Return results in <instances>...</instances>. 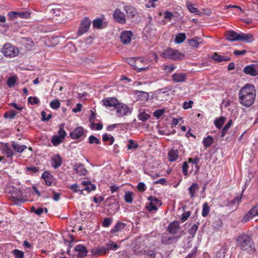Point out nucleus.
Segmentation results:
<instances>
[{
    "instance_id": "obj_59",
    "label": "nucleus",
    "mask_w": 258,
    "mask_h": 258,
    "mask_svg": "<svg viewBox=\"0 0 258 258\" xmlns=\"http://www.w3.org/2000/svg\"><path fill=\"white\" fill-rule=\"evenodd\" d=\"M95 127L96 130H100L102 128L103 125L100 123L96 124L94 122H92L91 124V128L94 129Z\"/></svg>"
},
{
    "instance_id": "obj_19",
    "label": "nucleus",
    "mask_w": 258,
    "mask_h": 258,
    "mask_svg": "<svg viewBox=\"0 0 258 258\" xmlns=\"http://www.w3.org/2000/svg\"><path fill=\"white\" fill-rule=\"evenodd\" d=\"M41 178H43L47 185L50 186L52 185L54 180V177L48 171L44 172L42 175Z\"/></svg>"
},
{
    "instance_id": "obj_31",
    "label": "nucleus",
    "mask_w": 258,
    "mask_h": 258,
    "mask_svg": "<svg viewBox=\"0 0 258 258\" xmlns=\"http://www.w3.org/2000/svg\"><path fill=\"white\" fill-rule=\"evenodd\" d=\"M198 185L196 183H192L191 185L188 188L189 194L191 198L196 197V194L198 191Z\"/></svg>"
},
{
    "instance_id": "obj_12",
    "label": "nucleus",
    "mask_w": 258,
    "mask_h": 258,
    "mask_svg": "<svg viewBox=\"0 0 258 258\" xmlns=\"http://www.w3.org/2000/svg\"><path fill=\"white\" fill-rule=\"evenodd\" d=\"M85 131L82 126L76 127L70 134V136L73 139H79L84 135Z\"/></svg>"
},
{
    "instance_id": "obj_62",
    "label": "nucleus",
    "mask_w": 258,
    "mask_h": 258,
    "mask_svg": "<svg viewBox=\"0 0 258 258\" xmlns=\"http://www.w3.org/2000/svg\"><path fill=\"white\" fill-rule=\"evenodd\" d=\"M147 209L150 212L155 211H156L157 210V207L154 204H153L152 203L150 202L149 204L147 206Z\"/></svg>"
},
{
    "instance_id": "obj_22",
    "label": "nucleus",
    "mask_w": 258,
    "mask_h": 258,
    "mask_svg": "<svg viewBox=\"0 0 258 258\" xmlns=\"http://www.w3.org/2000/svg\"><path fill=\"white\" fill-rule=\"evenodd\" d=\"M179 228V223L177 221H174L169 224L168 226V231L171 234H175L177 233Z\"/></svg>"
},
{
    "instance_id": "obj_2",
    "label": "nucleus",
    "mask_w": 258,
    "mask_h": 258,
    "mask_svg": "<svg viewBox=\"0 0 258 258\" xmlns=\"http://www.w3.org/2000/svg\"><path fill=\"white\" fill-rule=\"evenodd\" d=\"M237 246L244 251L251 252L254 249L253 242L251 237L246 234H242L237 238Z\"/></svg>"
},
{
    "instance_id": "obj_35",
    "label": "nucleus",
    "mask_w": 258,
    "mask_h": 258,
    "mask_svg": "<svg viewBox=\"0 0 258 258\" xmlns=\"http://www.w3.org/2000/svg\"><path fill=\"white\" fill-rule=\"evenodd\" d=\"M125 226V224L121 223V222H118L113 227V228L111 229V232L113 233H115L116 232L119 231L121 230H122Z\"/></svg>"
},
{
    "instance_id": "obj_7",
    "label": "nucleus",
    "mask_w": 258,
    "mask_h": 258,
    "mask_svg": "<svg viewBox=\"0 0 258 258\" xmlns=\"http://www.w3.org/2000/svg\"><path fill=\"white\" fill-rule=\"evenodd\" d=\"M244 74L251 76L258 75V66L256 64H251L245 66L243 69Z\"/></svg>"
},
{
    "instance_id": "obj_15",
    "label": "nucleus",
    "mask_w": 258,
    "mask_h": 258,
    "mask_svg": "<svg viewBox=\"0 0 258 258\" xmlns=\"http://www.w3.org/2000/svg\"><path fill=\"white\" fill-rule=\"evenodd\" d=\"M137 59H140L139 68H136V70L138 72H141L143 71L146 70L148 68L149 60L143 57H137Z\"/></svg>"
},
{
    "instance_id": "obj_14",
    "label": "nucleus",
    "mask_w": 258,
    "mask_h": 258,
    "mask_svg": "<svg viewBox=\"0 0 258 258\" xmlns=\"http://www.w3.org/2000/svg\"><path fill=\"white\" fill-rule=\"evenodd\" d=\"M171 78L174 83H182L186 80L187 76L184 73H175L172 75Z\"/></svg>"
},
{
    "instance_id": "obj_29",
    "label": "nucleus",
    "mask_w": 258,
    "mask_h": 258,
    "mask_svg": "<svg viewBox=\"0 0 258 258\" xmlns=\"http://www.w3.org/2000/svg\"><path fill=\"white\" fill-rule=\"evenodd\" d=\"M12 147L16 152L20 153H22L27 148L26 145H21L15 142H12Z\"/></svg>"
},
{
    "instance_id": "obj_25",
    "label": "nucleus",
    "mask_w": 258,
    "mask_h": 258,
    "mask_svg": "<svg viewBox=\"0 0 258 258\" xmlns=\"http://www.w3.org/2000/svg\"><path fill=\"white\" fill-rule=\"evenodd\" d=\"M168 156L170 162L176 161L178 157V150L172 148L169 151Z\"/></svg>"
},
{
    "instance_id": "obj_38",
    "label": "nucleus",
    "mask_w": 258,
    "mask_h": 258,
    "mask_svg": "<svg viewBox=\"0 0 258 258\" xmlns=\"http://www.w3.org/2000/svg\"><path fill=\"white\" fill-rule=\"evenodd\" d=\"M134 193L131 191H126L124 195V200L127 203H132L133 202V197Z\"/></svg>"
},
{
    "instance_id": "obj_37",
    "label": "nucleus",
    "mask_w": 258,
    "mask_h": 258,
    "mask_svg": "<svg viewBox=\"0 0 258 258\" xmlns=\"http://www.w3.org/2000/svg\"><path fill=\"white\" fill-rule=\"evenodd\" d=\"M232 124V121L231 119L229 120L228 122L226 123V124L225 125V126L222 129V132H221V137L223 138L226 134L227 133L228 130L230 128V127L231 126Z\"/></svg>"
},
{
    "instance_id": "obj_1",
    "label": "nucleus",
    "mask_w": 258,
    "mask_h": 258,
    "mask_svg": "<svg viewBox=\"0 0 258 258\" xmlns=\"http://www.w3.org/2000/svg\"><path fill=\"white\" fill-rule=\"evenodd\" d=\"M255 96L254 86L250 84H246L241 88L239 92V102L242 105L249 107L253 103Z\"/></svg>"
},
{
    "instance_id": "obj_36",
    "label": "nucleus",
    "mask_w": 258,
    "mask_h": 258,
    "mask_svg": "<svg viewBox=\"0 0 258 258\" xmlns=\"http://www.w3.org/2000/svg\"><path fill=\"white\" fill-rule=\"evenodd\" d=\"M213 142V139L210 136H208L207 138H205L203 141V145L206 148L210 147L212 144Z\"/></svg>"
},
{
    "instance_id": "obj_34",
    "label": "nucleus",
    "mask_w": 258,
    "mask_h": 258,
    "mask_svg": "<svg viewBox=\"0 0 258 258\" xmlns=\"http://www.w3.org/2000/svg\"><path fill=\"white\" fill-rule=\"evenodd\" d=\"M186 39L185 34L183 33H180L176 35L175 38V42L179 44L183 42Z\"/></svg>"
},
{
    "instance_id": "obj_49",
    "label": "nucleus",
    "mask_w": 258,
    "mask_h": 258,
    "mask_svg": "<svg viewBox=\"0 0 258 258\" xmlns=\"http://www.w3.org/2000/svg\"><path fill=\"white\" fill-rule=\"evenodd\" d=\"M145 31L150 33V36H154L156 32V30L154 28H151V25L147 26L145 28Z\"/></svg>"
},
{
    "instance_id": "obj_39",
    "label": "nucleus",
    "mask_w": 258,
    "mask_h": 258,
    "mask_svg": "<svg viewBox=\"0 0 258 258\" xmlns=\"http://www.w3.org/2000/svg\"><path fill=\"white\" fill-rule=\"evenodd\" d=\"M63 139L62 138L59 137L58 136H54L51 139V143L54 146H57L59 145L62 141Z\"/></svg>"
},
{
    "instance_id": "obj_46",
    "label": "nucleus",
    "mask_w": 258,
    "mask_h": 258,
    "mask_svg": "<svg viewBox=\"0 0 258 258\" xmlns=\"http://www.w3.org/2000/svg\"><path fill=\"white\" fill-rule=\"evenodd\" d=\"M16 114L17 113L15 111L11 110L9 112H6L5 113L4 117L6 118L12 119L16 115Z\"/></svg>"
},
{
    "instance_id": "obj_21",
    "label": "nucleus",
    "mask_w": 258,
    "mask_h": 258,
    "mask_svg": "<svg viewBox=\"0 0 258 258\" xmlns=\"http://www.w3.org/2000/svg\"><path fill=\"white\" fill-rule=\"evenodd\" d=\"M238 41L244 42H251L253 41V35L250 33H239Z\"/></svg>"
},
{
    "instance_id": "obj_10",
    "label": "nucleus",
    "mask_w": 258,
    "mask_h": 258,
    "mask_svg": "<svg viewBox=\"0 0 258 258\" xmlns=\"http://www.w3.org/2000/svg\"><path fill=\"white\" fill-rule=\"evenodd\" d=\"M255 216H258V204L253 207L249 212L245 214L243 218L242 221L243 223L246 222L251 219Z\"/></svg>"
},
{
    "instance_id": "obj_11",
    "label": "nucleus",
    "mask_w": 258,
    "mask_h": 258,
    "mask_svg": "<svg viewBox=\"0 0 258 258\" xmlns=\"http://www.w3.org/2000/svg\"><path fill=\"white\" fill-rule=\"evenodd\" d=\"M133 33L130 31H124L121 32L120 36V40L124 44H127L131 41Z\"/></svg>"
},
{
    "instance_id": "obj_51",
    "label": "nucleus",
    "mask_w": 258,
    "mask_h": 258,
    "mask_svg": "<svg viewBox=\"0 0 258 258\" xmlns=\"http://www.w3.org/2000/svg\"><path fill=\"white\" fill-rule=\"evenodd\" d=\"M102 20L100 19H96L93 22V27L97 28H100L102 25Z\"/></svg>"
},
{
    "instance_id": "obj_20",
    "label": "nucleus",
    "mask_w": 258,
    "mask_h": 258,
    "mask_svg": "<svg viewBox=\"0 0 258 258\" xmlns=\"http://www.w3.org/2000/svg\"><path fill=\"white\" fill-rule=\"evenodd\" d=\"M62 164V159L58 155L53 156L51 159V164L54 169L58 168Z\"/></svg>"
},
{
    "instance_id": "obj_9",
    "label": "nucleus",
    "mask_w": 258,
    "mask_h": 258,
    "mask_svg": "<svg viewBox=\"0 0 258 258\" xmlns=\"http://www.w3.org/2000/svg\"><path fill=\"white\" fill-rule=\"evenodd\" d=\"M109 251L106 246H98L92 248L91 252L93 255H103L106 254Z\"/></svg>"
},
{
    "instance_id": "obj_57",
    "label": "nucleus",
    "mask_w": 258,
    "mask_h": 258,
    "mask_svg": "<svg viewBox=\"0 0 258 258\" xmlns=\"http://www.w3.org/2000/svg\"><path fill=\"white\" fill-rule=\"evenodd\" d=\"M13 253L16 258L24 257V252L18 249H15L13 251Z\"/></svg>"
},
{
    "instance_id": "obj_52",
    "label": "nucleus",
    "mask_w": 258,
    "mask_h": 258,
    "mask_svg": "<svg viewBox=\"0 0 258 258\" xmlns=\"http://www.w3.org/2000/svg\"><path fill=\"white\" fill-rule=\"evenodd\" d=\"M28 101L31 104H37L39 102V99L36 97H29L28 99Z\"/></svg>"
},
{
    "instance_id": "obj_60",
    "label": "nucleus",
    "mask_w": 258,
    "mask_h": 258,
    "mask_svg": "<svg viewBox=\"0 0 258 258\" xmlns=\"http://www.w3.org/2000/svg\"><path fill=\"white\" fill-rule=\"evenodd\" d=\"M16 81V80L15 77H11L9 78V79L8 80L7 85H8V86H9L10 87H12L15 85Z\"/></svg>"
},
{
    "instance_id": "obj_6",
    "label": "nucleus",
    "mask_w": 258,
    "mask_h": 258,
    "mask_svg": "<svg viewBox=\"0 0 258 258\" xmlns=\"http://www.w3.org/2000/svg\"><path fill=\"white\" fill-rule=\"evenodd\" d=\"M90 21L88 18H84L81 23L78 30V36H81L87 32L90 28Z\"/></svg>"
},
{
    "instance_id": "obj_54",
    "label": "nucleus",
    "mask_w": 258,
    "mask_h": 258,
    "mask_svg": "<svg viewBox=\"0 0 258 258\" xmlns=\"http://www.w3.org/2000/svg\"><path fill=\"white\" fill-rule=\"evenodd\" d=\"M148 200L150 201V202L152 203L153 204H156L157 205L161 206V202L158 200L157 198L154 197H149L148 198Z\"/></svg>"
},
{
    "instance_id": "obj_63",
    "label": "nucleus",
    "mask_w": 258,
    "mask_h": 258,
    "mask_svg": "<svg viewBox=\"0 0 258 258\" xmlns=\"http://www.w3.org/2000/svg\"><path fill=\"white\" fill-rule=\"evenodd\" d=\"M193 101L191 100L189 101L188 102L185 101L183 104V107L184 109H187L192 107Z\"/></svg>"
},
{
    "instance_id": "obj_55",
    "label": "nucleus",
    "mask_w": 258,
    "mask_h": 258,
    "mask_svg": "<svg viewBox=\"0 0 258 258\" xmlns=\"http://www.w3.org/2000/svg\"><path fill=\"white\" fill-rule=\"evenodd\" d=\"M63 125L62 124H60V125L59 126V131L58 132V134L59 135V137L62 138V139H64V138H65V137L67 135V133L66 132V131L62 128V126Z\"/></svg>"
},
{
    "instance_id": "obj_48",
    "label": "nucleus",
    "mask_w": 258,
    "mask_h": 258,
    "mask_svg": "<svg viewBox=\"0 0 258 258\" xmlns=\"http://www.w3.org/2000/svg\"><path fill=\"white\" fill-rule=\"evenodd\" d=\"M198 229V224H194L189 229L188 232L189 234L194 236Z\"/></svg>"
},
{
    "instance_id": "obj_64",
    "label": "nucleus",
    "mask_w": 258,
    "mask_h": 258,
    "mask_svg": "<svg viewBox=\"0 0 258 258\" xmlns=\"http://www.w3.org/2000/svg\"><path fill=\"white\" fill-rule=\"evenodd\" d=\"M164 113V110L163 109H158L154 112V115L157 118H159L163 115Z\"/></svg>"
},
{
    "instance_id": "obj_56",
    "label": "nucleus",
    "mask_w": 258,
    "mask_h": 258,
    "mask_svg": "<svg viewBox=\"0 0 258 258\" xmlns=\"http://www.w3.org/2000/svg\"><path fill=\"white\" fill-rule=\"evenodd\" d=\"M112 219L109 218H105L102 222V225L104 227H109L112 223Z\"/></svg>"
},
{
    "instance_id": "obj_53",
    "label": "nucleus",
    "mask_w": 258,
    "mask_h": 258,
    "mask_svg": "<svg viewBox=\"0 0 258 258\" xmlns=\"http://www.w3.org/2000/svg\"><path fill=\"white\" fill-rule=\"evenodd\" d=\"M41 116L42 121H48L52 117V115L51 114L47 115L44 111H42L41 112Z\"/></svg>"
},
{
    "instance_id": "obj_44",
    "label": "nucleus",
    "mask_w": 258,
    "mask_h": 258,
    "mask_svg": "<svg viewBox=\"0 0 258 258\" xmlns=\"http://www.w3.org/2000/svg\"><path fill=\"white\" fill-rule=\"evenodd\" d=\"M44 210H45L46 213L47 212V209L46 208L44 209L43 208H39L36 210H35V208L33 207L31 208V210L37 215H41L43 213Z\"/></svg>"
},
{
    "instance_id": "obj_13",
    "label": "nucleus",
    "mask_w": 258,
    "mask_h": 258,
    "mask_svg": "<svg viewBox=\"0 0 258 258\" xmlns=\"http://www.w3.org/2000/svg\"><path fill=\"white\" fill-rule=\"evenodd\" d=\"M73 169L80 176L86 175L88 172L84 165L80 163L75 164L73 166Z\"/></svg>"
},
{
    "instance_id": "obj_43",
    "label": "nucleus",
    "mask_w": 258,
    "mask_h": 258,
    "mask_svg": "<svg viewBox=\"0 0 258 258\" xmlns=\"http://www.w3.org/2000/svg\"><path fill=\"white\" fill-rule=\"evenodd\" d=\"M102 139L104 142L109 141L111 145L113 144L114 141V138L112 136L107 134L103 135Z\"/></svg>"
},
{
    "instance_id": "obj_26",
    "label": "nucleus",
    "mask_w": 258,
    "mask_h": 258,
    "mask_svg": "<svg viewBox=\"0 0 258 258\" xmlns=\"http://www.w3.org/2000/svg\"><path fill=\"white\" fill-rule=\"evenodd\" d=\"M124 10L125 11L126 15L131 18H133L136 14L135 9L132 6L127 5L124 7Z\"/></svg>"
},
{
    "instance_id": "obj_41",
    "label": "nucleus",
    "mask_w": 258,
    "mask_h": 258,
    "mask_svg": "<svg viewBox=\"0 0 258 258\" xmlns=\"http://www.w3.org/2000/svg\"><path fill=\"white\" fill-rule=\"evenodd\" d=\"M60 103L57 99L53 100L50 103V106L53 109H58L60 107Z\"/></svg>"
},
{
    "instance_id": "obj_45",
    "label": "nucleus",
    "mask_w": 258,
    "mask_h": 258,
    "mask_svg": "<svg viewBox=\"0 0 258 258\" xmlns=\"http://www.w3.org/2000/svg\"><path fill=\"white\" fill-rule=\"evenodd\" d=\"M18 18H21L23 19H27L29 18L30 13L28 12H17Z\"/></svg>"
},
{
    "instance_id": "obj_33",
    "label": "nucleus",
    "mask_w": 258,
    "mask_h": 258,
    "mask_svg": "<svg viewBox=\"0 0 258 258\" xmlns=\"http://www.w3.org/2000/svg\"><path fill=\"white\" fill-rule=\"evenodd\" d=\"M225 121L224 117L221 116L218 118H216L214 121V124L217 128L220 129L223 126Z\"/></svg>"
},
{
    "instance_id": "obj_28",
    "label": "nucleus",
    "mask_w": 258,
    "mask_h": 258,
    "mask_svg": "<svg viewBox=\"0 0 258 258\" xmlns=\"http://www.w3.org/2000/svg\"><path fill=\"white\" fill-rule=\"evenodd\" d=\"M2 152L3 154L6 155V156L8 158H11L14 155V152L9 146L8 144H5L3 149Z\"/></svg>"
},
{
    "instance_id": "obj_40",
    "label": "nucleus",
    "mask_w": 258,
    "mask_h": 258,
    "mask_svg": "<svg viewBox=\"0 0 258 258\" xmlns=\"http://www.w3.org/2000/svg\"><path fill=\"white\" fill-rule=\"evenodd\" d=\"M210 212V208L207 203H205L203 206L202 215L203 217H206Z\"/></svg>"
},
{
    "instance_id": "obj_8",
    "label": "nucleus",
    "mask_w": 258,
    "mask_h": 258,
    "mask_svg": "<svg viewBox=\"0 0 258 258\" xmlns=\"http://www.w3.org/2000/svg\"><path fill=\"white\" fill-rule=\"evenodd\" d=\"M113 17L119 23L124 24L126 22L125 14L119 9L117 8L114 11Z\"/></svg>"
},
{
    "instance_id": "obj_30",
    "label": "nucleus",
    "mask_w": 258,
    "mask_h": 258,
    "mask_svg": "<svg viewBox=\"0 0 258 258\" xmlns=\"http://www.w3.org/2000/svg\"><path fill=\"white\" fill-rule=\"evenodd\" d=\"M69 187L73 192H79L80 195L83 194V187H82V185H81V184L80 185L73 184L71 185Z\"/></svg>"
},
{
    "instance_id": "obj_24",
    "label": "nucleus",
    "mask_w": 258,
    "mask_h": 258,
    "mask_svg": "<svg viewBox=\"0 0 258 258\" xmlns=\"http://www.w3.org/2000/svg\"><path fill=\"white\" fill-rule=\"evenodd\" d=\"M212 58L217 62L223 61H228L230 60V57L226 56L220 55L217 53H214L211 56Z\"/></svg>"
},
{
    "instance_id": "obj_23",
    "label": "nucleus",
    "mask_w": 258,
    "mask_h": 258,
    "mask_svg": "<svg viewBox=\"0 0 258 258\" xmlns=\"http://www.w3.org/2000/svg\"><path fill=\"white\" fill-rule=\"evenodd\" d=\"M239 33L234 31H229L227 33V39L231 41H238Z\"/></svg>"
},
{
    "instance_id": "obj_50",
    "label": "nucleus",
    "mask_w": 258,
    "mask_h": 258,
    "mask_svg": "<svg viewBox=\"0 0 258 258\" xmlns=\"http://www.w3.org/2000/svg\"><path fill=\"white\" fill-rule=\"evenodd\" d=\"M136 94H138L139 96H141V99L143 100H146L148 99L149 95L147 93L143 91H138Z\"/></svg>"
},
{
    "instance_id": "obj_3",
    "label": "nucleus",
    "mask_w": 258,
    "mask_h": 258,
    "mask_svg": "<svg viewBox=\"0 0 258 258\" xmlns=\"http://www.w3.org/2000/svg\"><path fill=\"white\" fill-rule=\"evenodd\" d=\"M2 52L5 57L11 58L17 56L19 50L16 46L8 43L4 45Z\"/></svg>"
},
{
    "instance_id": "obj_58",
    "label": "nucleus",
    "mask_w": 258,
    "mask_h": 258,
    "mask_svg": "<svg viewBox=\"0 0 258 258\" xmlns=\"http://www.w3.org/2000/svg\"><path fill=\"white\" fill-rule=\"evenodd\" d=\"M175 69V67L174 66H164L163 70L167 73H170L174 71Z\"/></svg>"
},
{
    "instance_id": "obj_42",
    "label": "nucleus",
    "mask_w": 258,
    "mask_h": 258,
    "mask_svg": "<svg viewBox=\"0 0 258 258\" xmlns=\"http://www.w3.org/2000/svg\"><path fill=\"white\" fill-rule=\"evenodd\" d=\"M88 142L90 144H100V141L99 139L97 138L93 135H91L89 136L88 138Z\"/></svg>"
},
{
    "instance_id": "obj_18",
    "label": "nucleus",
    "mask_w": 258,
    "mask_h": 258,
    "mask_svg": "<svg viewBox=\"0 0 258 258\" xmlns=\"http://www.w3.org/2000/svg\"><path fill=\"white\" fill-rule=\"evenodd\" d=\"M81 185L83 187V191L86 190L88 193L91 191L95 190L96 186L88 180H83L81 182Z\"/></svg>"
},
{
    "instance_id": "obj_27",
    "label": "nucleus",
    "mask_w": 258,
    "mask_h": 258,
    "mask_svg": "<svg viewBox=\"0 0 258 258\" xmlns=\"http://www.w3.org/2000/svg\"><path fill=\"white\" fill-rule=\"evenodd\" d=\"M203 42V39L198 37H195L194 38L188 40L189 46L192 47H198L199 45Z\"/></svg>"
},
{
    "instance_id": "obj_16",
    "label": "nucleus",
    "mask_w": 258,
    "mask_h": 258,
    "mask_svg": "<svg viewBox=\"0 0 258 258\" xmlns=\"http://www.w3.org/2000/svg\"><path fill=\"white\" fill-rule=\"evenodd\" d=\"M75 250L78 252V256L79 258H83L87 255L88 250L86 247L82 244H78L75 247Z\"/></svg>"
},
{
    "instance_id": "obj_61",
    "label": "nucleus",
    "mask_w": 258,
    "mask_h": 258,
    "mask_svg": "<svg viewBox=\"0 0 258 258\" xmlns=\"http://www.w3.org/2000/svg\"><path fill=\"white\" fill-rule=\"evenodd\" d=\"M188 168V164L186 161H184L183 163L182 166V170L183 172V173L184 175H187V169Z\"/></svg>"
},
{
    "instance_id": "obj_17",
    "label": "nucleus",
    "mask_w": 258,
    "mask_h": 258,
    "mask_svg": "<svg viewBox=\"0 0 258 258\" xmlns=\"http://www.w3.org/2000/svg\"><path fill=\"white\" fill-rule=\"evenodd\" d=\"M104 105L108 107H116L117 105L118 101L117 99L114 97L107 98L102 100Z\"/></svg>"
},
{
    "instance_id": "obj_4",
    "label": "nucleus",
    "mask_w": 258,
    "mask_h": 258,
    "mask_svg": "<svg viewBox=\"0 0 258 258\" xmlns=\"http://www.w3.org/2000/svg\"><path fill=\"white\" fill-rule=\"evenodd\" d=\"M163 57L167 59H182L183 55L176 50L168 48L162 54Z\"/></svg>"
},
{
    "instance_id": "obj_47",
    "label": "nucleus",
    "mask_w": 258,
    "mask_h": 258,
    "mask_svg": "<svg viewBox=\"0 0 258 258\" xmlns=\"http://www.w3.org/2000/svg\"><path fill=\"white\" fill-rule=\"evenodd\" d=\"M138 146L139 145L137 143H135L133 140H130L127 148L128 150H131L132 149H137Z\"/></svg>"
},
{
    "instance_id": "obj_32",
    "label": "nucleus",
    "mask_w": 258,
    "mask_h": 258,
    "mask_svg": "<svg viewBox=\"0 0 258 258\" xmlns=\"http://www.w3.org/2000/svg\"><path fill=\"white\" fill-rule=\"evenodd\" d=\"M140 59H137V58H128L127 59V62L131 66L133 67L135 70L136 68H139Z\"/></svg>"
},
{
    "instance_id": "obj_5",
    "label": "nucleus",
    "mask_w": 258,
    "mask_h": 258,
    "mask_svg": "<svg viewBox=\"0 0 258 258\" xmlns=\"http://www.w3.org/2000/svg\"><path fill=\"white\" fill-rule=\"evenodd\" d=\"M115 109L116 114L118 117L127 116L131 114L132 112V109L123 103H118Z\"/></svg>"
}]
</instances>
